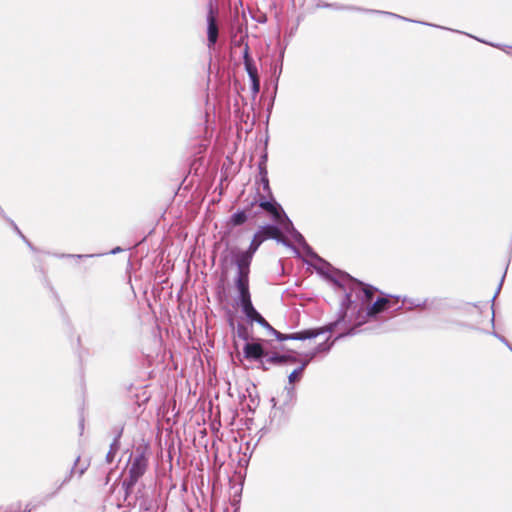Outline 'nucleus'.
Listing matches in <instances>:
<instances>
[{
  "label": "nucleus",
  "instance_id": "obj_1",
  "mask_svg": "<svg viewBox=\"0 0 512 512\" xmlns=\"http://www.w3.org/2000/svg\"><path fill=\"white\" fill-rule=\"evenodd\" d=\"M331 281L339 288H341L345 294L347 292H351V288H354V282L360 284L362 289L368 290L371 288V293H369V297L367 299L362 298L357 295V292H353L352 302L351 304L357 305V310H350L354 313L357 312L359 320V324H365L369 319L377 317L382 312H396L402 307L406 310H412L414 308H422L427 310H438L440 306H443L444 303L442 300L433 298V299H422V298H408L404 297L402 299V305H399V297H377L376 300L375 294L377 289L368 284H364L363 282L353 278L348 273L340 272L338 278L330 277Z\"/></svg>",
  "mask_w": 512,
  "mask_h": 512
},
{
  "label": "nucleus",
  "instance_id": "obj_2",
  "mask_svg": "<svg viewBox=\"0 0 512 512\" xmlns=\"http://www.w3.org/2000/svg\"><path fill=\"white\" fill-rule=\"evenodd\" d=\"M354 288H351V292H347L344 299L341 302L340 310L338 313V317L335 321L328 323L324 327L320 328H314V329H305L299 332L290 333V334H283L276 329L273 330L271 333L275 336V338L278 341H286V340H308L316 338L317 336L324 334V333H331L337 329V327L346 322L347 318V312L349 309L353 308V310H357V305L351 304L352 302V296L353 292L356 291L358 296H361L364 299H367L369 297V293H371V288H368V290L362 289L360 284L354 282Z\"/></svg>",
  "mask_w": 512,
  "mask_h": 512
},
{
  "label": "nucleus",
  "instance_id": "obj_3",
  "mask_svg": "<svg viewBox=\"0 0 512 512\" xmlns=\"http://www.w3.org/2000/svg\"><path fill=\"white\" fill-rule=\"evenodd\" d=\"M149 445L146 443L139 444L129 457L130 466L128 475L122 482V488L127 498L132 492L134 486L147 472L149 465Z\"/></svg>",
  "mask_w": 512,
  "mask_h": 512
},
{
  "label": "nucleus",
  "instance_id": "obj_4",
  "mask_svg": "<svg viewBox=\"0 0 512 512\" xmlns=\"http://www.w3.org/2000/svg\"><path fill=\"white\" fill-rule=\"evenodd\" d=\"M362 320L361 318H358L357 312H352L351 310H348L347 312V318L346 322L340 324L337 328H341L343 331L339 333L335 339L331 342L328 340L318 344L311 352L315 353V356H317L320 353H328L331 348L333 347L334 343L342 339L346 336H352L357 334L359 331L357 330L358 327L362 326L363 324H359L358 321Z\"/></svg>",
  "mask_w": 512,
  "mask_h": 512
},
{
  "label": "nucleus",
  "instance_id": "obj_5",
  "mask_svg": "<svg viewBox=\"0 0 512 512\" xmlns=\"http://www.w3.org/2000/svg\"><path fill=\"white\" fill-rule=\"evenodd\" d=\"M254 254L250 248L244 251L238 249L232 251L233 262L237 267V275L234 280L236 289L249 287L250 265Z\"/></svg>",
  "mask_w": 512,
  "mask_h": 512
},
{
  "label": "nucleus",
  "instance_id": "obj_6",
  "mask_svg": "<svg viewBox=\"0 0 512 512\" xmlns=\"http://www.w3.org/2000/svg\"><path fill=\"white\" fill-rule=\"evenodd\" d=\"M281 230L275 224H266L261 226L256 233L254 234L250 245L248 248L252 250L254 253L259 249L260 245L267 239L276 240L279 243H282L286 247H290L295 250L294 246L286 239L281 238Z\"/></svg>",
  "mask_w": 512,
  "mask_h": 512
},
{
  "label": "nucleus",
  "instance_id": "obj_7",
  "mask_svg": "<svg viewBox=\"0 0 512 512\" xmlns=\"http://www.w3.org/2000/svg\"><path fill=\"white\" fill-rule=\"evenodd\" d=\"M237 291L242 312L249 321L254 322L261 314L253 306L249 287L237 288Z\"/></svg>",
  "mask_w": 512,
  "mask_h": 512
},
{
  "label": "nucleus",
  "instance_id": "obj_8",
  "mask_svg": "<svg viewBox=\"0 0 512 512\" xmlns=\"http://www.w3.org/2000/svg\"><path fill=\"white\" fill-rule=\"evenodd\" d=\"M244 356L246 359L259 361L261 362L262 369L268 370V367L265 366V360L267 358V351L263 347V345L259 342H246L243 347Z\"/></svg>",
  "mask_w": 512,
  "mask_h": 512
},
{
  "label": "nucleus",
  "instance_id": "obj_9",
  "mask_svg": "<svg viewBox=\"0 0 512 512\" xmlns=\"http://www.w3.org/2000/svg\"><path fill=\"white\" fill-rule=\"evenodd\" d=\"M255 206L256 202H249L243 209L233 213L228 220V225L238 227L243 225L249 218L256 217L258 212L254 211Z\"/></svg>",
  "mask_w": 512,
  "mask_h": 512
},
{
  "label": "nucleus",
  "instance_id": "obj_10",
  "mask_svg": "<svg viewBox=\"0 0 512 512\" xmlns=\"http://www.w3.org/2000/svg\"><path fill=\"white\" fill-rule=\"evenodd\" d=\"M318 7L329 8V9H334V10H349V11L366 12V13H373V14H384V15L396 17L399 19H403L406 21H410L409 19H407L405 17H402L400 15H397V14H394L391 12H385V11L373 10V9H364V8H360V7L352 6V5H342V4H338V3H323V4L319 3Z\"/></svg>",
  "mask_w": 512,
  "mask_h": 512
},
{
  "label": "nucleus",
  "instance_id": "obj_11",
  "mask_svg": "<svg viewBox=\"0 0 512 512\" xmlns=\"http://www.w3.org/2000/svg\"><path fill=\"white\" fill-rule=\"evenodd\" d=\"M219 36V27L217 19L213 13V10L210 9L207 14V46L209 49L213 48L217 43Z\"/></svg>",
  "mask_w": 512,
  "mask_h": 512
},
{
  "label": "nucleus",
  "instance_id": "obj_12",
  "mask_svg": "<svg viewBox=\"0 0 512 512\" xmlns=\"http://www.w3.org/2000/svg\"><path fill=\"white\" fill-rule=\"evenodd\" d=\"M241 44H244L243 63H244L245 70H246V72H247V74L249 76V79L259 77L257 66H256V64H255V62H254V60L251 57L250 52H249V45H248V43H244L243 38H241L238 41L237 45H241Z\"/></svg>",
  "mask_w": 512,
  "mask_h": 512
},
{
  "label": "nucleus",
  "instance_id": "obj_13",
  "mask_svg": "<svg viewBox=\"0 0 512 512\" xmlns=\"http://www.w3.org/2000/svg\"><path fill=\"white\" fill-rule=\"evenodd\" d=\"M256 202V205H258L261 209L267 212H271L275 209V207L279 204L272 196L262 195L259 192L257 193L256 197L251 201Z\"/></svg>",
  "mask_w": 512,
  "mask_h": 512
},
{
  "label": "nucleus",
  "instance_id": "obj_14",
  "mask_svg": "<svg viewBox=\"0 0 512 512\" xmlns=\"http://www.w3.org/2000/svg\"><path fill=\"white\" fill-rule=\"evenodd\" d=\"M122 432H123L122 428L120 430H118L117 433L115 434V437H114L112 443L110 444L109 451L106 454V458H105V461L108 464L113 463L116 454L120 450V438L122 436Z\"/></svg>",
  "mask_w": 512,
  "mask_h": 512
},
{
  "label": "nucleus",
  "instance_id": "obj_15",
  "mask_svg": "<svg viewBox=\"0 0 512 512\" xmlns=\"http://www.w3.org/2000/svg\"><path fill=\"white\" fill-rule=\"evenodd\" d=\"M265 363L281 366V365L287 364V358H286L285 354H278V353H273L272 355L267 354Z\"/></svg>",
  "mask_w": 512,
  "mask_h": 512
},
{
  "label": "nucleus",
  "instance_id": "obj_16",
  "mask_svg": "<svg viewBox=\"0 0 512 512\" xmlns=\"http://www.w3.org/2000/svg\"><path fill=\"white\" fill-rule=\"evenodd\" d=\"M80 461V457L78 456L74 462V466L71 468L68 476L63 480L62 484H65L67 483L68 481H70L72 475L76 472V467L78 465ZM88 468V464H85V465H81L80 468L77 470V473H78V476L81 477L85 471L87 470Z\"/></svg>",
  "mask_w": 512,
  "mask_h": 512
},
{
  "label": "nucleus",
  "instance_id": "obj_17",
  "mask_svg": "<svg viewBox=\"0 0 512 512\" xmlns=\"http://www.w3.org/2000/svg\"><path fill=\"white\" fill-rule=\"evenodd\" d=\"M270 214H271L273 220L275 222H277L278 224L283 222L288 217L280 204H278L275 207V209L270 212Z\"/></svg>",
  "mask_w": 512,
  "mask_h": 512
},
{
  "label": "nucleus",
  "instance_id": "obj_18",
  "mask_svg": "<svg viewBox=\"0 0 512 512\" xmlns=\"http://www.w3.org/2000/svg\"><path fill=\"white\" fill-rule=\"evenodd\" d=\"M7 223L12 227V229L20 236V238L27 244V246L32 250L36 251V248L32 245V243L25 237V235L21 232L17 224L11 219H6Z\"/></svg>",
  "mask_w": 512,
  "mask_h": 512
},
{
  "label": "nucleus",
  "instance_id": "obj_19",
  "mask_svg": "<svg viewBox=\"0 0 512 512\" xmlns=\"http://www.w3.org/2000/svg\"><path fill=\"white\" fill-rule=\"evenodd\" d=\"M106 253H101V254H66V253H62V254H53L54 257H57V258H73V259H84V258H92V257H98V256H102V255H105Z\"/></svg>",
  "mask_w": 512,
  "mask_h": 512
},
{
  "label": "nucleus",
  "instance_id": "obj_20",
  "mask_svg": "<svg viewBox=\"0 0 512 512\" xmlns=\"http://www.w3.org/2000/svg\"><path fill=\"white\" fill-rule=\"evenodd\" d=\"M266 162H267V155L264 154L261 157L260 161L258 162V174H259V179L258 180H262V179H267L268 178V171H267Z\"/></svg>",
  "mask_w": 512,
  "mask_h": 512
},
{
  "label": "nucleus",
  "instance_id": "obj_21",
  "mask_svg": "<svg viewBox=\"0 0 512 512\" xmlns=\"http://www.w3.org/2000/svg\"><path fill=\"white\" fill-rule=\"evenodd\" d=\"M301 248L304 250L305 254L310 257L311 259H314L318 262H321L323 264H326L328 265V263L323 260L319 255H317L314 250L311 248V246L308 245V243L306 242L304 245L301 246Z\"/></svg>",
  "mask_w": 512,
  "mask_h": 512
},
{
  "label": "nucleus",
  "instance_id": "obj_22",
  "mask_svg": "<svg viewBox=\"0 0 512 512\" xmlns=\"http://www.w3.org/2000/svg\"><path fill=\"white\" fill-rule=\"evenodd\" d=\"M283 393L285 394L284 405L291 404L296 396L294 387L285 386Z\"/></svg>",
  "mask_w": 512,
  "mask_h": 512
},
{
  "label": "nucleus",
  "instance_id": "obj_23",
  "mask_svg": "<svg viewBox=\"0 0 512 512\" xmlns=\"http://www.w3.org/2000/svg\"><path fill=\"white\" fill-rule=\"evenodd\" d=\"M236 334L240 339H242L244 341H248V339L250 337L247 327L242 323H238L237 329H236Z\"/></svg>",
  "mask_w": 512,
  "mask_h": 512
},
{
  "label": "nucleus",
  "instance_id": "obj_24",
  "mask_svg": "<svg viewBox=\"0 0 512 512\" xmlns=\"http://www.w3.org/2000/svg\"><path fill=\"white\" fill-rule=\"evenodd\" d=\"M304 371V365H300L298 368L294 369L288 376L289 384L295 382L300 379L302 373Z\"/></svg>",
  "mask_w": 512,
  "mask_h": 512
},
{
  "label": "nucleus",
  "instance_id": "obj_25",
  "mask_svg": "<svg viewBox=\"0 0 512 512\" xmlns=\"http://www.w3.org/2000/svg\"><path fill=\"white\" fill-rule=\"evenodd\" d=\"M256 183H259V184L262 185V188H263V191H264L263 195L272 196L273 193H272V190L270 188L269 178L262 179V180H256Z\"/></svg>",
  "mask_w": 512,
  "mask_h": 512
},
{
  "label": "nucleus",
  "instance_id": "obj_26",
  "mask_svg": "<svg viewBox=\"0 0 512 512\" xmlns=\"http://www.w3.org/2000/svg\"><path fill=\"white\" fill-rule=\"evenodd\" d=\"M279 225L282 226V228L288 233V234H292L294 231H296L292 221L289 219V217H287V219H285L283 222H281Z\"/></svg>",
  "mask_w": 512,
  "mask_h": 512
},
{
  "label": "nucleus",
  "instance_id": "obj_27",
  "mask_svg": "<svg viewBox=\"0 0 512 512\" xmlns=\"http://www.w3.org/2000/svg\"><path fill=\"white\" fill-rule=\"evenodd\" d=\"M290 236L299 246H302L306 243L304 236L298 230L294 231Z\"/></svg>",
  "mask_w": 512,
  "mask_h": 512
},
{
  "label": "nucleus",
  "instance_id": "obj_28",
  "mask_svg": "<svg viewBox=\"0 0 512 512\" xmlns=\"http://www.w3.org/2000/svg\"><path fill=\"white\" fill-rule=\"evenodd\" d=\"M251 91L254 95L258 94L260 91V78H251Z\"/></svg>",
  "mask_w": 512,
  "mask_h": 512
},
{
  "label": "nucleus",
  "instance_id": "obj_29",
  "mask_svg": "<svg viewBox=\"0 0 512 512\" xmlns=\"http://www.w3.org/2000/svg\"><path fill=\"white\" fill-rule=\"evenodd\" d=\"M256 323L261 325L263 328L267 329L270 333L273 332L274 328L260 315L257 319H255Z\"/></svg>",
  "mask_w": 512,
  "mask_h": 512
},
{
  "label": "nucleus",
  "instance_id": "obj_30",
  "mask_svg": "<svg viewBox=\"0 0 512 512\" xmlns=\"http://www.w3.org/2000/svg\"><path fill=\"white\" fill-rule=\"evenodd\" d=\"M315 353L311 351L304 354V360H302L301 365H304V369L308 366V364L315 358Z\"/></svg>",
  "mask_w": 512,
  "mask_h": 512
},
{
  "label": "nucleus",
  "instance_id": "obj_31",
  "mask_svg": "<svg viewBox=\"0 0 512 512\" xmlns=\"http://www.w3.org/2000/svg\"><path fill=\"white\" fill-rule=\"evenodd\" d=\"M287 358V363H296L298 358L293 354H285Z\"/></svg>",
  "mask_w": 512,
  "mask_h": 512
},
{
  "label": "nucleus",
  "instance_id": "obj_32",
  "mask_svg": "<svg viewBox=\"0 0 512 512\" xmlns=\"http://www.w3.org/2000/svg\"><path fill=\"white\" fill-rule=\"evenodd\" d=\"M122 251H123V249L121 247L117 246V247L113 248L108 254L115 255V254H118V253H120Z\"/></svg>",
  "mask_w": 512,
  "mask_h": 512
},
{
  "label": "nucleus",
  "instance_id": "obj_33",
  "mask_svg": "<svg viewBox=\"0 0 512 512\" xmlns=\"http://www.w3.org/2000/svg\"><path fill=\"white\" fill-rule=\"evenodd\" d=\"M0 216H1L3 219H5V220H6L7 218H9V217L5 214V212H4V210L2 209V207H1V206H0Z\"/></svg>",
  "mask_w": 512,
  "mask_h": 512
},
{
  "label": "nucleus",
  "instance_id": "obj_34",
  "mask_svg": "<svg viewBox=\"0 0 512 512\" xmlns=\"http://www.w3.org/2000/svg\"><path fill=\"white\" fill-rule=\"evenodd\" d=\"M470 314L471 315H478V309L476 307H472L470 309Z\"/></svg>",
  "mask_w": 512,
  "mask_h": 512
},
{
  "label": "nucleus",
  "instance_id": "obj_35",
  "mask_svg": "<svg viewBox=\"0 0 512 512\" xmlns=\"http://www.w3.org/2000/svg\"><path fill=\"white\" fill-rule=\"evenodd\" d=\"M271 403H272L273 408H276L277 402H276L275 398L271 399Z\"/></svg>",
  "mask_w": 512,
  "mask_h": 512
},
{
  "label": "nucleus",
  "instance_id": "obj_36",
  "mask_svg": "<svg viewBox=\"0 0 512 512\" xmlns=\"http://www.w3.org/2000/svg\"><path fill=\"white\" fill-rule=\"evenodd\" d=\"M230 326H231V327H234V321H233V319H230Z\"/></svg>",
  "mask_w": 512,
  "mask_h": 512
},
{
  "label": "nucleus",
  "instance_id": "obj_37",
  "mask_svg": "<svg viewBox=\"0 0 512 512\" xmlns=\"http://www.w3.org/2000/svg\"><path fill=\"white\" fill-rule=\"evenodd\" d=\"M421 23H422V24H424V25H430V24H429V23H427V22H421Z\"/></svg>",
  "mask_w": 512,
  "mask_h": 512
},
{
  "label": "nucleus",
  "instance_id": "obj_38",
  "mask_svg": "<svg viewBox=\"0 0 512 512\" xmlns=\"http://www.w3.org/2000/svg\"><path fill=\"white\" fill-rule=\"evenodd\" d=\"M27 512H31V511H27Z\"/></svg>",
  "mask_w": 512,
  "mask_h": 512
}]
</instances>
